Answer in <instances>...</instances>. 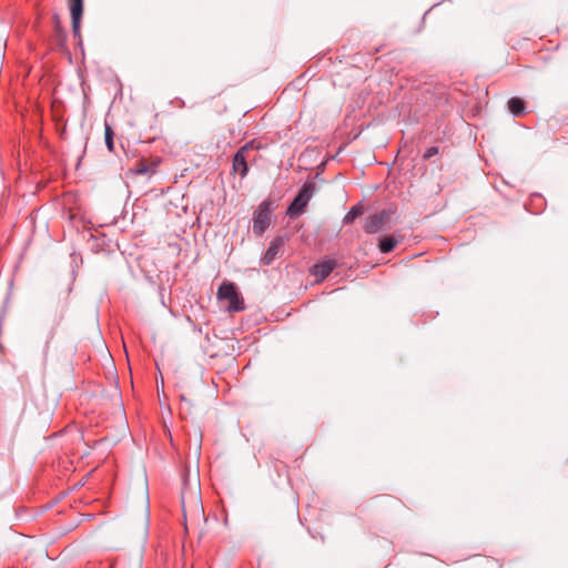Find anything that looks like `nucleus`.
Segmentation results:
<instances>
[{
	"label": "nucleus",
	"mask_w": 568,
	"mask_h": 568,
	"mask_svg": "<svg viewBox=\"0 0 568 568\" xmlns=\"http://www.w3.org/2000/svg\"><path fill=\"white\" fill-rule=\"evenodd\" d=\"M104 140L108 150L114 152V132L108 122L104 123Z\"/></svg>",
	"instance_id": "obj_13"
},
{
	"label": "nucleus",
	"mask_w": 568,
	"mask_h": 568,
	"mask_svg": "<svg viewBox=\"0 0 568 568\" xmlns=\"http://www.w3.org/2000/svg\"><path fill=\"white\" fill-rule=\"evenodd\" d=\"M68 4L71 13L72 31L74 37H79L83 14V0H68Z\"/></svg>",
	"instance_id": "obj_6"
},
{
	"label": "nucleus",
	"mask_w": 568,
	"mask_h": 568,
	"mask_svg": "<svg viewBox=\"0 0 568 568\" xmlns=\"http://www.w3.org/2000/svg\"><path fill=\"white\" fill-rule=\"evenodd\" d=\"M216 295L220 301L229 302V312H241L245 308L244 301L241 297L236 285L232 282L224 281L220 285Z\"/></svg>",
	"instance_id": "obj_2"
},
{
	"label": "nucleus",
	"mask_w": 568,
	"mask_h": 568,
	"mask_svg": "<svg viewBox=\"0 0 568 568\" xmlns=\"http://www.w3.org/2000/svg\"><path fill=\"white\" fill-rule=\"evenodd\" d=\"M183 510L186 511L184 503H183ZM183 516H186V513H183Z\"/></svg>",
	"instance_id": "obj_16"
},
{
	"label": "nucleus",
	"mask_w": 568,
	"mask_h": 568,
	"mask_svg": "<svg viewBox=\"0 0 568 568\" xmlns=\"http://www.w3.org/2000/svg\"><path fill=\"white\" fill-rule=\"evenodd\" d=\"M336 262L334 260H326L321 263H317L312 268V274L316 277L317 281H324L336 267Z\"/></svg>",
	"instance_id": "obj_8"
},
{
	"label": "nucleus",
	"mask_w": 568,
	"mask_h": 568,
	"mask_svg": "<svg viewBox=\"0 0 568 568\" xmlns=\"http://www.w3.org/2000/svg\"><path fill=\"white\" fill-rule=\"evenodd\" d=\"M397 243L398 241L394 236H384L379 240L378 247L382 253H389L396 247Z\"/></svg>",
	"instance_id": "obj_11"
},
{
	"label": "nucleus",
	"mask_w": 568,
	"mask_h": 568,
	"mask_svg": "<svg viewBox=\"0 0 568 568\" xmlns=\"http://www.w3.org/2000/svg\"><path fill=\"white\" fill-rule=\"evenodd\" d=\"M438 153V148L437 146H430L426 150V152L424 153V159L425 160H429L430 158H433L434 155H436Z\"/></svg>",
	"instance_id": "obj_15"
},
{
	"label": "nucleus",
	"mask_w": 568,
	"mask_h": 568,
	"mask_svg": "<svg viewBox=\"0 0 568 568\" xmlns=\"http://www.w3.org/2000/svg\"><path fill=\"white\" fill-rule=\"evenodd\" d=\"M508 110L514 116H521L526 111V102L518 97H514L508 101Z\"/></svg>",
	"instance_id": "obj_9"
},
{
	"label": "nucleus",
	"mask_w": 568,
	"mask_h": 568,
	"mask_svg": "<svg viewBox=\"0 0 568 568\" xmlns=\"http://www.w3.org/2000/svg\"><path fill=\"white\" fill-rule=\"evenodd\" d=\"M315 192V183L314 182H305L300 190L298 194L295 196L293 202L287 207L286 214L290 217H296L302 215L305 212V209L311 201L313 194Z\"/></svg>",
	"instance_id": "obj_3"
},
{
	"label": "nucleus",
	"mask_w": 568,
	"mask_h": 568,
	"mask_svg": "<svg viewBox=\"0 0 568 568\" xmlns=\"http://www.w3.org/2000/svg\"><path fill=\"white\" fill-rule=\"evenodd\" d=\"M155 163H150L145 159H142L135 164L133 173L136 175L152 174L155 172Z\"/></svg>",
	"instance_id": "obj_10"
},
{
	"label": "nucleus",
	"mask_w": 568,
	"mask_h": 568,
	"mask_svg": "<svg viewBox=\"0 0 568 568\" xmlns=\"http://www.w3.org/2000/svg\"><path fill=\"white\" fill-rule=\"evenodd\" d=\"M54 40H55V44L58 47H63V44L65 42V33H64L63 29L60 27L58 21L54 27Z\"/></svg>",
	"instance_id": "obj_14"
},
{
	"label": "nucleus",
	"mask_w": 568,
	"mask_h": 568,
	"mask_svg": "<svg viewBox=\"0 0 568 568\" xmlns=\"http://www.w3.org/2000/svg\"><path fill=\"white\" fill-rule=\"evenodd\" d=\"M390 216V212L384 210L379 213H376L374 215H369L365 219V222H364V231L367 233V234H374V233H377L383 226L384 224L388 221Z\"/></svg>",
	"instance_id": "obj_5"
},
{
	"label": "nucleus",
	"mask_w": 568,
	"mask_h": 568,
	"mask_svg": "<svg viewBox=\"0 0 568 568\" xmlns=\"http://www.w3.org/2000/svg\"><path fill=\"white\" fill-rule=\"evenodd\" d=\"M272 207L271 202L265 200L258 204L253 213V232L261 236L271 225Z\"/></svg>",
	"instance_id": "obj_4"
},
{
	"label": "nucleus",
	"mask_w": 568,
	"mask_h": 568,
	"mask_svg": "<svg viewBox=\"0 0 568 568\" xmlns=\"http://www.w3.org/2000/svg\"><path fill=\"white\" fill-rule=\"evenodd\" d=\"M284 245V239L281 236H276L270 243L268 248L264 253L261 258L263 265H271L280 253L282 246Z\"/></svg>",
	"instance_id": "obj_7"
},
{
	"label": "nucleus",
	"mask_w": 568,
	"mask_h": 568,
	"mask_svg": "<svg viewBox=\"0 0 568 568\" xmlns=\"http://www.w3.org/2000/svg\"><path fill=\"white\" fill-rule=\"evenodd\" d=\"M364 213V207L362 204L354 205L347 214L343 219L344 224L353 223L357 217L362 216Z\"/></svg>",
	"instance_id": "obj_12"
},
{
	"label": "nucleus",
	"mask_w": 568,
	"mask_h": 568,
	"mask_svg": "<svg viewBox=\"0 0 568 568\" xmlns=\"http://www.w3.org/2000/svg\"><path fill=\"white\" fill-rule=\"evenodd\" d=\"M262 143L255 139L246 142L242 145L232 159V174L240 175L241 179L246 178L248 174V160L251 152L254 150H261Z\"/></svg>",
	"instance_id": "obj_1"
},
{
	"label": "nucleus",
	"mask_w": 568,
	"mask_h": 568,
	"mask_svg": "<svg viewBox=\"0 0 568 568\" xmlns=\"http://www.w3.org/2000/svg\"><path fill=\"white\" fill-rule=\"evenodd\" d=\"M196 509H202V506L201 505H196Z\"/></svg>",
	"instance_id": "obj_17"
}]
</instances>
